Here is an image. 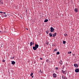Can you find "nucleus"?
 I'll use <instances>...</instances> for the list:
<instances>
[{"label":"nucleus","mask_w":79,"mask_h":79,"mask_svg":"<svg viewBox=\"0 0 79 79\" xmlns=\"http://www.w3.org/2000/svg\"><path fill=\"white\" fill-rule=\"evenodd\" d=\"M40 60H43V58H40Z\"/></svg>","instance_id":"7c9ffc66"},{"label":"nucleus","mask_w":79,"mask_h":79,"mask_svg":"<svg viewBox=\"0 0 79 79\" xmlns=\"http://www.w3.org/2000/svg\"><path fill=\"white\" fill-rule=\"evenodd\" d=\"M40 73H42V71H41V70H40Z\"/></svg>","instance_id":"cd10ccee"},{"label":"nucleus","mask_w":79,"mask_h":79,"mask_svg":"<svg viewBox=\"0 0 79 79\" xmlns=\"http://www.w3.org/2000/svg\"><path fill=\"white\" fill-rule=\"evenodd\" d=\"M75 72L76 73L79 72V69H77L75 70Z\"/></svg>","instance_id":"7ed1b4c3"},{"label":"nucleus","mask_w":79,"mask_h":79,"mask_svg":"<svg viewBox=\"0 0 79 79\" xmlns=\"http://www.w3.org/2000/svg\"><path fill=\"white\" fill-rule=\"evenodd\" d=\"M50 29H51L50 31L51 32H53V31H54V30H55V29L53 28V27H52L50 28Z\"/></svg>","instance_id":"f257e3e1"},{"label":"nucleus","mask_w":79,"mask_h":79,"mask_svg":"<svg viewBox=\"0 0 79 79\" xmlns=\"http://www.w3.org/2000/svg\"><path fill=\"white\" fill-rule=\"evenodd\" d=\"M72 53V52H68V54H70L71 53Z\"/></svg>","instance_id":"aec40b11"},{"label":"nucleus","mask_w":79,"mask_h":79,"mask_svg":"<svg viewBox=\"0 0 79 79\" xmlns=\"http://www.w3.org/2000/svg\"><path fill=\"white\" fill-rule=\"evenodd\" d=\"M56 33H55L54 34H53V37H55L56 35Z\"/></svg>","instance_id":"9b49d317"},{"label":"nucleus","mask_w":79,"mask_h":79,"mask_svg":"<svg viewBox=\"0 0 79 79\" xmlns=\"http://www.w3.org/2000/svg\"><path fill=\"white\" fill-rule=\"evenodd\" d=\"M27 29V30H28V29Z\"/></svg>","instance_id":"4c0bfd02"},{"label":"nucleus","mask_w":79,"mask_h":79,"mask_svg":"<svg viewBox=\"0 0 79 79\" xmlns=\"http://www.w3.org/2000/svg\"><path fill=\"white\" fill-rule=\"evenodd\" d=\"M63 44H66V41H63Z\"/></svg>","instance_id":"4468645a"},{"label":"nucleus","mask_w":79,"mask_h":79,"mask_svg":"<svg viewBox=\"0 0 79 79\" xmlns=\"http://www.w3.org/2000/svg\"><path fill=\"white\" fill-rule=\"evenodd\" d=\"M7 15H6V14H5V15H3V16L4 17H6V16H7Z\"/></svg>","instance_id":"dca6fc26"},{"label":"nucleus","mask_w":79,"mask_h":79,"mask_svg":"<svg viewBox=\"0 0 79 79\" xmlns=\"http://www.w3.org/2000/svg\"><path fill=\"white\" fill-rule=\"evenodd\" d=\"M62 73H63L64 74H66V73H67V72H66V71H63V70H62Z\"/></svg>","instance_id":"f03ea898"},{"label":"nucleus","mask_w":79,"mask_h":79,"mask_svg":"<svg viewBox=\"0 0 79 79\" xmlns=\"http://www.w3.org/2000/svg\"><path fill=\"white\" fill-rule=\"evenodd\" d=\"M55 69H56V70H58V67H56Z\"/></svg>","instance_id":"4be33fe9"},{"label":"nucleus","mask_w":79,"mask_h":79,"mask_svg":"<svg viewBox=\"0 0 79 79\" xmlns=\"http://www.w3.org/2000/svg\"><path fill=\"white\" fill-rule=\"evenodd\" d=\"M49 35L50 37H52V36H53V34H52V33H49Z\"/></svg>","instance_id":"9d476101"},{"label":"nucleus","mask_w":79,"mask_h":79,"mask_svg":"<svg viewBox=\"0 0 79 79\" xmlns=\"http://www.w3.org/2000/svg\"><path fill=\"white\" fill-rule=\"evenodd\" d=\"M74 66L76 68H78V65L76 64H74Z\"/></svg>","instance_id":"39448f33"},{"label":"nucleus","mask_w":79,"mask_h":79,"mask_svg":"<svg viewBox=\"0 0 79 79\" xmlns=\"http://www.w3.org/2000/svg\"><path fill=\"white\" fill-rule=\"evenodd\" d=\"M33 49L34 50H36L37 49L35 46H34L33 47Z\"/></svg>","instance_id":"1a4fd4ad"},{"label":"nucleus","mask_w":79,"mask_h":79,"mask_svg":"<svg viewBox=\"0 0 79 79\" xmlns=\"http://www.w3.org/2000/svg\"><path fill=\"white\" fill-rule=\"evenodd\" d=\"M3 62H5V60H3L2 61Z\"/></svg>","instance_id":"bb28decb"},{"label":"nucleus","mask_w":79,"mask_h":79,"mask_svg":"<svg viewBox=\"0 0 79 79\" xmlns=\"http://www.w3.org/2000/svg\"><path fill=\"white\" fill-rule=\"evenodd\" d=\"M64 75H62V79H64Z\"/></svg>","instance_id":"ddd939ff"},{"label":"nucleus","mask_w":79,"mask_h":79,"mask_svg":"<svg viewBox=\"0 0 79 79\" xmlns=\"http://www.w3.org/2000/svg\"><path fill=\"white\" fill-rule=\"evenodd\" d=\"M32 44H33V45H34V43H32Z\"/></svg>","instance_id":"c9c22d12"},{"label":"nucleus","mask_w":79,"mask_h":79,"mask_svg":"<svg viewBox=\"0 0 79 79\" xmlns=\"http://www.w3.org/2000/svg\"><path fill=\"white\" fill-rule=\"evenodd\" d=\"M35 47H36V48H39V45L35 44Z\"/></svg>","instance_id":"0eeeda50"},{"label":"nucleus","mask_w":79,"mask_h":79,"mask_svg":"<svg viewBox=\"0 0 79 79\" xmlns=\"http://www.w3.org/2000/svg\"><path fill=\"white\" fill-rule=\"evenodd\" d=\"M48 21V20L47 19H45L44 21V23H47Z\"/></svg>","instance_id":"f8f14e48"},{"label":"nucleus","mask_w":79,"mask_h":79,"mask_svg":"<svg viewBox=\"0 0 79 79\" xmlns=\"http://www.w3.org/2000/svg\"><path fill=\"white\" fill-rule=\"evenodd\" d=\"M46 32L47 34H48L49 33V31L47 30L46 31Z\"/></svg>","instance_id":"2eb2a0df"},{"label":"nucleus","mask_w":79,"mask_h":79,"mask_svg":"<svg viewBox=\"0 0 79 79\" xmlns=\"http://www.w3.org/2000/svg\"><path fill=\"white\" fill-rule=\"evenodd\" d=\"M2 0H0V2H2Z\"/></svg>","instance_id":"473e14b6"},{"label":"nucleus","mask_w":79,"mask_h":79,"mask_svg":"<svg viewBox=\"0 0 79 79\" xmlns=\"http://www.w3.org/2000/svg\"><path fill=\"white\" fill-rule=\"evenodd\" d=\"M78 10V9H77V8H75L74 9V11L75 12V13H77V11H78L77 10Z\"/></svg>","instance_id":"20e7f679"},{"label":"nucleus","mask_w":79,"mask_h":79,"mask_svg":"<svg viewBox=\"0 0 79 79\" xmlns=\"http://www.w3.org/2000/svg\"><path fill=\"white\" fill-rule=\"evenodd\" d=\"M64 79H68L67 78V77H64Z\"/></svg>","instance_id":"a878e982"},{"label":"nucleus","mask_w":79,"mask_h":79,"mask_svg":"<svg viewBox=\"0 0 79 79\" xmlns=\"http://www.w3.org/2000/svg\"><path fill=\"white\" fill-rule=\"evenodd\" d=\"M10 59H12V57H11V58H10Z\"/></svg>","instance_id":"e433bc0d"},{"label":"nucleus","mask_w":79,"mask_h":79,"mask_svg":"<svg viewBox=\"0 0 79 79\" xmlns=\"http://www.w3.org/2000/svg\"><path fill=\"white\" fill-rule=\"evenodd\" d=\"M51 72H52V73H54V71L53 70H52Z\"/></svg>","instance_id":"393cba45"},{"label":"nucleus","mask_w":79,"mask_h":79,"mask_svg":"<svg viewBox=\"0 0 79 79\" xmlns=\"http://www.w3.org/2000/svg\"><path fill=\"white\" fill-rule=\"evenodd\" d=\"M0 13H3V12H2V11H0Z\"/></svg>","instance_id":"c85d7f7f"},{"label":"nucleus","mask_w":79,"mask_h":79,"mask_svg":"<svg viewBox=\"0 0 79 79\" xmlns=\"http://www.w3.org/2000/svg\"><path fill=\"white\" fill-rule=\"evenodd\" d=\"M3 13H4V14H6V12H3Z\"/></svg>","instance_id":"2f4dec72"},{"label":"nucleus","mask_w":79,"mask_h":79,"mask_svg":"<svg viewBox=\"0 0 79 79\" xmlns=\"http://www.w3.org/2000/svg\"><path fill=\"white\" fill-rule=\"evenodd\" d=\"M46 44H47V45H48V44H49V42H47V43H46Z\"/></svg>","instance_id":"b1692460"},{"label":"nucleus","mask_w":79,"mask_h":79,"mask_svg":"<svg viewBox=\"0 0 79 79\" xmlns=\"http://www.w3.org/2000/svg\"><path fill=\"white\" fill-rule=\"evenodd\" d=\"M64 36H65V37H66L68 35L67 34H64Z\"/></svg>","instance_id":"412c9836"},{"label":"nucleus","mask_w":79,"mask_h":79,"mask_svg":"<svg viewBox=\"0 0 79 79\" xmlns=\"http://www.w3.org/2000/svg\"><path fill=\"white\" fill-rule=\"evenodd\" d=\"M31 77H32V78H33V77H34V76H32Z\"/></svg>","instance_id":"72a5a7b5"},{"label":"nucleus","mask_w":79,"mask_h":79,"mask_svg":"<svg viewBox=\"0 0 79 79\" xmlns=\"http://www.w3.org/2000/svg\"><path fill=\"white\" fill-rule=\"evenodd\" d=\"M57 55H59L60 54V52H56Z\"/></svg>","instance_id":"a211bd4d"},{"label":"nucleus","mask_w":79,"mask_h":79,"mask_svg":"<svg viewBox=\"0 0 79 79\" xmlns=\"http://www.w3.org/2000/svg\"><path fill=\"white\" fill-rule=\"evenodd\" d=\"M32 42H31L30 43V46H32Z\"/></svg>","instance_id":"f3484780"},{"label":"nucleus","mask_w":79,"mask_h":79,"mask_svg":"<svg viewBox=\"0 0 79 79\" xmlns=\"http://www.w3.org/2000/svg\"><path fill=\"white\" fill-rule=\"evenodd\" d=\"M56 51H57V49H54V52H56Z\"/></svg>","instance_id":"6ab92c4d"},{"label":"nucleus","mask_w":79,"mask_h":79,"mask_svg":"<svg viewBox=\"0 0 79 79\" xmlns=\"http://www.w3.org/2000/svg\"><path fill=\"white\" fill-rule=\"evenodd\" d=\"M53 77H56V74L55 73H54L53 74Z\"/></svg>","instance_id":"423d86ee"},{"label":"nucleus","mask_w":79,"mask_h":79,"mask_svg":"<svg viewBox=\"0 0 79 79\" xmlns=\"http://www.w3.org/2000/svg\"><path fill=\"white\" fill-rule=\"evenodd\" d=\"M33 74V73H31L30 76H32Z\"/></svg>","instance_id":"5701e85b"},{"label":"nucleus","mask_w":79,"mask_h":79,"mask_svg":"<svg viewBox=\"0 0 79 79\" xmlns=\"http://www.w3.org/2000/svg\"><path fill=\"white\" fill-rule=\"evenodd\" d=\"M12 64H15L16 62L15 61H11Z\"/></svg>","instance_id":"6e6552de"},{"label":"nucleus","mask_w":79,"mask_h":79,"mask_svg":"<svg viewBox=\"0 0 79 79\" xmlns=\"http://www.w3.org/2000/svg\"><path fill=\"white\" fill-rule=\"evenodd\" d=\"M15 58V57L14 56L12 58V59H14Z\"/></svg>","instance_id":"c756f323"},{"label":"nucleus","mask_w":79,"mask_h":79,"mask_svg":"<svg viewBox=\"0 0 79 79\" xmlns=\"http://www.w3.org/2000/svg\"><path fill=\"white\" fill-rule=\"evenodd\" d=\"M46 62H48V60H46Z\"/></svg>","instance_id":"f704fd0d"}]
</instances>
